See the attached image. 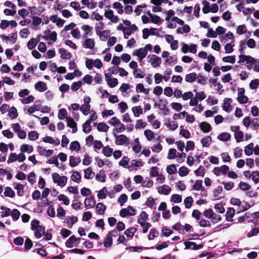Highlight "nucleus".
I'll use <instances>...</instances> for the list:
<instances>
[{
  "mask_svg": "<svg viewBox=\"0 0 259 259\" xmlns=\"http://www.w3.org/2000/svg\"><path fill=\"white\" fill-rule=\"evenodd\" d=\"M144 135L148 141H151L155 137L154 133L150 130H146L144 131Z\"/></svg>",
  "mask_w": 259,
  "mask_h": 259,
  "instance_id": "4d7b16f0",
  "label": "nucleus"
},
{
  "mask_svg": "<svg viewBox=\"0 0 259 259\" xmlns=\"http://www.w3.org/2000/svg\"><path fill=\"white\" fill-rule=\"evenodd\" d=\"M231 135L227 133H223L218 136V139L221 141H227L230 140Z\"/></svg>",
  "mask_w": 259,
  "mask_h": 259,
  "instance_id": "c9c22d12",
  "label": "nucleus"
},
{
  "mask_svg": "<svg viewBox=\"0 0 259 259\" xmlns=\"http://www.w3.org/2000/svg\"><path fill=\"white\" fill-rule=\"evenodd\" d=\"M130 159L128 158V157L127 156H123L122 159L119 161V164L123 167L128 168L130 166L128 165Z\"/></svg>",
  "mask_w": 259,
  "mask_h": 259,
  "instance_id": "37998d69",
  "label": "nucleus"
},
{
  "mask_svg": "<svg viewBox=\"0 0 259 259\" xmlns=\"http://www.w3.org/2000/svg\"><path fill=\"white\" fill-rule=\"evenodd\" d=\"M81 161L80 158L75 157L73 156L69 157V165L71 167H74L77 166Z\"/></svg>",
  "mask_w": 259,
  "mask_h": 259,
  "instance_id": "393cba45",
  "label": "nucleus"
},
{
  "mask_svg": "<svg viewBox=\"0 0 259 259\" xmlns=\"http://www.w3.org/2000/svg\"><path fill=\"white\" fill-rule=\"evenodd\" d=\"M95 200L94 197L91 196L89 198H86L84 200V203L85 207L87 209L93 208L95 204Z\"/></svg>",
  "mask_w": 259,
  "mask_h": 259,
  "instance_id": "f3484780",
  "label": "nucleus"
},
{
  "mask_svg": "<svg viewBox=\"0 0 259 259\" xmlns=\"http://www.w3.org/2000/svg\"><path fill=\"white\" fill-rule=\"evenodd\" d=\"M26 159L25 155L24 153H20L17 154L16 153H11L7 160L8 163H11L16 161H18L19 162L24 161Z\"/></svg>",
  "mask_w": 259,
  "mask_h": 259,
  "instance_id": "7ed1b4c3",
  "label": "nucleus"
},
{
  "mask_svg": "<svg viewBox=\"0 0 259 259\" xmlns=\"http://www.w3.org/2000/svg\"><path fill=\"white\" fill-rule=\"evenodd\" d=\"M203 215L210 219L212 223L215 224L219 222L221 218L220 215L215 213L211 209H208L203 211Z\"/></svg>",
  "mask_w": 259,
  "mask_h": 259,
  "instance_id": "f257e3e1",
  "label": "nucleus"
},
{
  "mask_svg": "<svg viewBox=\"0 0 259 259\" xmlns=\"http://www.w3.org/2000/svg\"><path fill=\"white\" fill-rule=\"evenodd\" d=\"M20 212L16 209H13L11 212V217L14 221L18 220L20 217Z\"/></svg>",
  "mask_w": 259,
  "mask_h": 259,
  "instance_id": "5fc2aeb1",
  "label": "nucleus"
},
{
  "mask_svg": "<svg viewBox=\"0 0 259 259\" xmlns=\"http://www.w3.org/2000/svg\"><path fill=\"white\" fill-rule=\"evenodd\" d=\"M112 238L107 234L106 238L104 241V246L106 248L110 247L112 244Z\"/></svg>",
  "mask_w": 259,
  "mask_h": 259,
  "instance_id": "052dcab7",
  "label": "nucleus"
},
{
  "mask_svg": "<svg viewBox=\"0 0 259 259\" xmlns=\"http://www.w3.org/2000/svg\"><path fill=\"white\" fill-rule=\"evenodd\" d=\"M197 79V74L196 73L193 72L190 73L187 75H186L185 77V80L188 82H193Z\"/></svg>",
  "mask_w": 259,
  "mask_h": 259,
  "instance_id": "7c9ffc66",
  "label": "nucleus"
},
{
  "mask_svg": "<svg viewBox=\"0 0 259 259\" xmlns=\"http://www.w3.org/2000/svg\"><path fill=\"white\" fill-rule=\"evenodd\" d=\"M211 141V138L210 136H207L202 138L201 139L200 142L202 144L203 147H207L210 145Z\"/></svg>",
  "mask_w": 259,
  "mask_h": 259,
  "instance_id": "72a5a7b5",
  "label": "nucleus"
},
{
  "mask_svg": "<svg viewBox=\"0 0 259 259\" xmlns=\"http://www.w3.org/2000/svg\"><path fill=\"white\" fill-rule=\"evenodd\" d=\"M158 193L161 195H167L171 191V188L167 185H163L157 187Z\"/></svg>",
  "mask_w": 259,
  "mask_h": 259,
  "instance_id": "f8f14e48",
  "label": "nucleus"
},
{
  "mask_svg": "<svg viewBox=\"0 0 259 259\" xmlns=\"http://www.w3.org/2000/svg\"><path fill=\"white\" fill-rule=\"evenodd\" d=\"M33 231H34V234L35 237L37 239H39L45 234V228L44 226H42L35 229L34 230H33Z\"/></svg>",
  "mask_w": 259,
  "mask_h": 259,
  "instance_id": "5701e85b",
  "label": "nucleus"
},
{
  "mask_svg": "<svg viewBox=\"0 0 259 259\" xmlns=\"http://www.w3.org/2000/svg\"><path fill=\"white\" fill-rule=\"evenodd\" d=\"M37 150L40 155L46 156H49L53 153V150L50 149L46 150L40 146H38Z\"/></svg>",
  "mask_w": 259,
  "mask_h": 259,
  "instance_id": "412c9836",
  "label": "nucleus"
},
{
  "mask_svg": "<svg viewBox=\"0 0 259 259\" xmlns=\"http://www.w3.org/2000/svg\"><path fill=\"white\" fill-rule=\"evenodd\" d=\"M20 150L22 153H31L33 151V148L31 145L23 144L21 145Z\"/></svg>",
  "mask_w": 259,
  "mask_h": 259,
  "instance_id": "aec40b11",
  "label": "nucleus"
},
{
  "mask_svg": "<svg viewBox=\"0 0 259 259\" xmlns=\"http://www.w3.org/2000/svg\"><path fill=\"white\" fill-rule=\"evenodd\" d=\"M200 127L204 133H208L211 129L210 125L205 121H203L200 124Z\"/></svg>",
  "mask_w": 259,
  "mask_h": 259,
  "instance_id": "2f4dec72",
  "label": "nucleus"
},
{
  "mask_svg": "<svg viewBox=\"0 0 259 259\" xmlns=\"http://www.w3.org/2000/svg\"><path fill=\"white\" fill-rule=\"evenodd\" d=\"M229 171V167L226 165H223L220 167H215L213 168L212 172L217 176L221 175H226Z\"/></svg>",
  "mask_w": 259,
  "mask_h": 259,
  "instance_id": "423d86ee",
  "label": "nucleus"
},
{
  "mask_svg": "<svg viewBox=\"0 0 259 259\" xmlns=\"http://www.w3.org/2000/svg\"><path fill=\"white\" fill-rule=\"evenodd\" d=\"M166 171L169 175H173L177 172V168L175 164H170L167 166Z\"/></svg>",
  "mask_w": 259,
  "mask_h": 259,
  "instance_id": "0e129e2a",
  "label": "nucleus"
},
{
  "mask_svg": "<svg viewBox=\"0 0 259 259\" xmlns=\"http://www.w3.org/2000/svg\"><path fill=\"white\" fill-rule=\"evenodd\" d=\"M96 179L97 181L101 182H105V174L104 171H100V172L97 174L96 176Z\"/></svg>",
  "mask_w": 259,
  "mask_h": 259,
  "instance_id": "774afa93",
  "label": "nucleus"
},
{
  "mask_svg": "<svg viewBox=\"0 0 259 259\" xmlns=\"http://www.w3.org/2000/svg\"><path fill=\"white\" fill-rule=\"evenodd\" d=\"M159 235V232L155 229L152 228L150 230L148 235L149 240H153L155 237H157Z\"/></svg>",
  "mask_w": 259,
  "mask_h": 259,
  "instance_id": "79ce46f5",
  "label": "nucleus"
},
{
  "mask_svg": "<svg viewBox=\"0 0 259 259\" xmlns=\"http://www.w3.org/2000/svg\"><path fill=\"white\" fill-rule=\"evenodd\" d=\"M184 244L185 245V249L191 248L193 250H198L203 247L202 245H197L195 242H186L184 243Z\"/></svg>",
  "mask_w": 259,
  "mask_h": 259,
  "instance_id": "a211bd4d",
  "label": "nucleus"
},
{
  "mask_svg": "<svg viewBox=\"0 0 259 259\" xmlns=\"http://www.w3.org/2000/svg\"><path fill=\"white\" fill-rule=\"evenodd\" d=\"M14 189L16 190L17 195L22 196L24 193V185L22 184L14 183Z\"/></svg>",
  "mask_w": 259,
  "mask_h": 259,
  "instance_id": "a878e982",
  "label": "nucleus"
},
{
  "mask_svg": "<svg viewBox=\"0 0 259 259\" xmlns=\"http://www.w3.org/2000/svg\"><path fill=\"white\" fill-rule=\"evenodd\" d=\"M115 127L116 128L114 130L113 132L114 133L115 132H116L117 133H122L125 130L124 125L121 122L118 124V125H116Z\"/></svg>",
  "mask_w": 259,
  "mask_h": 259,
  "instance_id": "69168bd1",
  "label": "nucleus"
},
{
  "mask_svg": "<svg viewBox=\"0 0 259 259\" xmlns=\"http://www.w3.org/2000/svg\"><path fill=\"white\" fill-rule=\"evenodd\" d=\"M132 111L136 117H139L141 114H143V109L140 106H137L133 107L132 108Z\"/></svg>",
  "mask_w": 259,
  "mask_h": 259,
  "instance_id": "c756f323",
  "label": "nucleus"
},
{
  "mask_svg": "<svg viewBox=\"0 0 259 259\" xmlns=\"http://www.w3.org/2000/svg\"><path fill=\"white\" fill-rule=\"evenodd\" d=\"M136 91L137 93H144L145 95H148L150 92V89L145 88L143 84L139 83L136 85Z\"/></svg>",
  "mask_w": 259,
  "mask_h": 259,
  "instance_id": "2eb2a0df",
  "label": "nucleus"
},
{
  "mask_svg": "<svg viewBox=\"0 0 259 259\" xmlns=\"http://www.w3.org/2000/svg\"><path fill=\"white\" fill-rule=\"evenodd\" d=\"M9 115L12 118H16L18 116V113L16 108L14 107L10 108L9 110Z\"/></svg>",
  "mask_w": 259,
  "mask_h": 259,
  "instance_id": "e2e57ef3",
  "label": "nucleus"
},
{
  "mask_svg": "<svg viewBox=\"0 0 259 259\" xmlns=\"http://www.w3.org/2000/svg\"><path fill=\"white\" fill-rule=\"evenodd\" d=\"M52 176L53 182L57 184L59 186L62 188L66 185L67 181V178L66 176H60L56 172L53 173Z\"/></svg>",
  "mask_w": 259,
  "mask_h": 259,
  "instance_id": "f03ea898",
  "label": "nucleus"
},
{
  "mask_svg": "<svg viewBox=\"0 0 259 259\" xmlns=\"http://www.w3.org/2000/svg\"><path fill=\"white\" fill-rule=\"evenodd\" d=\"M143 165V163L141 161L133 159L131 162V165L129 166L128 169L130 170H132L133 169V166L139 167H142Z\"/></svg>",
  "mask_w": 259,
  "mask_h": 259,
  "instance_id": "4c0bfd02",
  "label": "nucleus"
},
{
  "mask_svg": "<svg viewBox=\"0 0 259 259\" xmlns=\"http://www.w3.org/2000/svg\"><path fill=\"white\" fill-rule=\"evenodd\" d=\"M235 214V210L233 208H229L226 213V219L228 222H232V218Z\"/></svg>",
  "mask_w": 259,
  "mask_h": 259,
  "instance_id": "cd10ccee",
  "label": "nucleus"
},
{
  "mask_svg": "<svg viewBox=\"0 0 259 259\" xmlns=\"http://www.w3.org/2000/svg\"><path fill=\"white\" fill-rule=\"evenodd\" d=\"M109 34L110 31L109 30H105L100 32V33H99V34H97V35L100 36V38L101 40L105 41L109 36Z\"/></svg>",
  "mask_w": 259,
  "mask_h": 259,
  "instance_id": "de8ad7c7",
  "label": "nucleus"
},
{
  "mask_svg": "<svg viewBox=\"0 0 259 259\" xmlns=\"http://www.w3.org/2000/svg\"><path fill=\"white\" fill-rule=\"evenodd\" d=\"M147 55V52H146L144 48H141L138 50H135L132 53L133 56H137L138 57V60L141 62Z\"/></svg>",
  "mask_w": 259,
  "mask_h": 259,
  "instance_id": "9b49d317",
  "label": "nucleus"
},
{
  "mask_svg": "<svg viewBox=\"0 0 259 259\" xmlns=\"http://www.w3.org/2000/svg\"><path fill=\"white\" fill-rule=\"evenodd\" d=\"M245 90L243 88L238 89L237 101L240 104L246 103L248 101V97L244 95Z\"/></svg>",
  "mask_w": 259,
  "mask_h": 259,
  "instance_id": "6e6552de",
  "label": "nucleus"
},
{
  "mask_svg": "<svg viewBox=\"0 0 259 259\" xmlns=\"http://www.w3.org/2000/svg\"><path fill=\"white\" fill-rule=\"evenodd\" d=\"M34 87L37 91L40 92H44L48 89L47 84L45 82L41 81H38L37 82L35 83Z\"/></svg>",
  "mask_w": 259,
  "mask_h": 259,
  "instance_id": "dca6fc26",
  "label": "nucleus"
},
{
  "mask_svg": "<svg viewBox=\"0 0 259 259\" xmlns=\"http://www.w3.org/2000/svg\"><path fill=\"white\" fill-rule=\"evenodd\" d=\"M182 198L181 195L179 194H172L171 196L170 201L175 203H178L182 201Z\"/></svg>",
  "mask_w": 259,
  "mask_h": 259,
  "instance_id": "680f3d73",
  "label": "nucleus"
},
{
  "mask_svg": "<svg viewBox=\"0 0 259 259\" xmlns=\"http://www.w3.org/2000/svg\"><path fill=\"white\" fill-rule=\"evenodd\" d=\"M68 113L66 110L65 108H62L60 109L58 111V117L59 119L62 120L64 118H68L67 116Z\"/></svg>",
  "mask_w": 259,
  "mask_h": 259,
  "instance_id": "ea45409f",
  "label": "nucleus"
},
{
  "mask_svg": "<svg viewBox=\"0 0 259 259\" xmlns=\"http://www.w3.org/2000/svg\"><path fill=\"white\" fill-rule=\"evenodd\" d=\"M136 230L137 229L134 227L127 229L124 231V234L127 237H132L135 235Z\"/></svg>",
  "mask_w": 259,
  "mask_h": 259,
  "instance_id": "bf43d9fd",
  "label": "nucleus"
},
{
  "mask_svg": "<svg viewBox=\"0 0 259 259\" xmlns=\"http://www.w3.org/2000/svg\"><path fill=\"white\" fill-rule=\"evenodd\" d=\"M136 214V210L132 206H128L126 208H122L119 212V215L125 218L127 216H134Z\"/></svg>",
  "mask_w": 259,
  "mask_h": 259,
  "instance_id": "39448f33",
  "label": "nucleus"
},
{
  "mask_svg": "<svg viewBox=\"0 0 259 259\" xmlns=\"http://www.w3.org/2000/svg\"><path fill=\"white\" fill-rule=\"evenodd\" d=\"M148 58L149 59V62L153 68L158 67L161 63V59L155 55H149Z\"/></svg>",
  "mask_w": 259,
  "mask_h": 259,
  "instance_id": "9d476101",
  "label": "nucleus"
},
{
  "mask_svg": "<svg viewBox=\"0 0 259 259\" xmlns=\"http://www.w3.org/2000/svg\"><path fill=\"white\" fill-rule=\"evenodd\" d=\"M109 129V126L106 123L101 122L98 124L97 130L101 132H106Z\"/></svg>",
  "mask_w": 259,
  "mask_h": 259,
  "instance_id": "49530a36",
  "label": "nucleus"
},
{
  "mask_svg": "<svg viewBox=\"0 0 259 259\" xmlns=\"http://www.w3.org/2000/svg\"><path fill=\"white\" fill-rule=\"evenodd\" d=\"M91 122L87 120L82 125V131L83 132L88 134L90 133L91 131L92 127L91 125Z\"/></svg>",
  "mask_w": 259,
  "mask_h": 259,
  "instance_id": "09e8293b",
  "label": "nucleus"
},
{
  "mask_svg": "<svg viewBox=\"0 0 259 259\" xmlns=\"http://www.w3.org/2000/svg\"><path fill=\"white\" fill-rule=\"evenodd\" d=\"M59 53L60 54L61 58L63 59H68L71 57V53L66 51L64 48H60Z\"/></svg>",
  "mask_w": 259,
  "mask_h": 259,
  "instance_id": "bb28decb",
  "label": "nucleus"
},
{
  "mask_svg": "<svg viewBox=\"0 0 259 259\" xmlns=\"http://www.w3.org/2000/svg\"><path fill=\"white\" fill-rule=\"evenodd\" d=\"M80 242L79 238H76L74 235L70 236L65 243L66 246L68 248H72L76 246Z\"/></svg>",
  "mask_w": 259,
  "mask_h": 259,
  "instance_id": "1a4fd4ad",
  "label": "nucleus"
},
{
  "mask_svg": "<svg viewBox=\"0 0 259 259\" xmlns=\"http://www.w3.org/2000/svg\"><path fill=\"white\" fill-rule=\"evenodd\" d=\"M222 60L226 63L233 64L236 61V58L235 56H228L223 57Z\"/></svg>",
  "mask_w": 259,
  "mask_h": 259,
  "instance_id": "13d9d810",
  "label": "nucleus"
},
{
  "mask_svg": "<svg viewBox=\"0 0 259 259\" xmlns=\"http://www.w3.org/2000/svg\"><path fill=\"white\" fill-rule=\"evenodd\" d=\"M67 126L72 128V133H75L77 132V128L76 123L74 122L73 119L70 117L67 118Z\"/></svg>",
  "mask_w": 259,
  "mask_h": 259,
  "instance_id": "4be33fe9",
  "label": "nucleus"
},
{
  "mask_svg": "<svg viewBox=\"0 0 259 259\" xmlns=\"http://www.w3.org/2000/svg\"><path fill=\"white\" fill-rule=\"evenodd\" d=\"M234 46V45L233 44L232 42L227 43V44H226V45L225 46V48H224L225 53L227 54H230V53H232L234 51V49H233Z\"/></svg>",
  "mask_w": 259,
  "mask_h": 259,
  "instance_id": "338daca9",
  "label": "nucleus"
},
{
  "mask_svg": "<svg viewBox=\"0 0 259 259\" xmlns=\"http://www.w3.org/2000/svg\"><path fill=\"white\" fill-rule=\"evenodd\" d=\"M104 16L112 23H116L119 21L118 17L114 15L113 11L110 9L105 10Z\"/></svg>",
  "mask_w": 259,
  "mask_h": 259,
  "instance_id": "0eeeda50",
  "label": "nucleus"
},
{
  "mask_svg": "<svg viewBox=\"0 0 259 259\" xmlns=\"http://www.w3.org/2000/svg\"><path fill=\"white\" fill-rule=\"evenodd\" d=\"M106 209V206L103 203L99 202L96 206V212L99 214H103Z\"/></svg>",
  "mask_w": 259,
  "mask_h": 259,
  "instance_id": "b1692460",
  "label": "nucleus"
},
{
  "mask_svg": "<svg viewBox=\"0 0 259 259\" xmlns=\"http://www.w3.org/2000/svg\"><path fill=\"white\" fill-rule=\"evenodd\" d=\"M113 7L114 9L117 10V12L121 15L123 13V6L119 2H115L113 4Z\"/></svg>",
  "mask_w": 259,
  "mask_h": 259,
  "instance_id": "a18cd8bd",
  "label": "nucleus"
},
{
  "mask_svg": "<svg viewBox=\"0 0 259 259\" xmlns=\"http://www.w3.org/2000/svg\"><path fill=\"white\" fill-rule=\"evenodd\" d=\"M253 151V144L250 143L244 148V153L247 156H250L252 154Z\"/></svg>",
  "mask_w": 259,
  "mask_h": 259,
  "instance_id": "473e14b6",
  "label": "nucleus"
},
{
  "mask_svg": "<svg viewBox=\"0 0 259 259\" xmlns=\"http://www.w3.org/2000/svg\"><path fill=\"white\" fill-rule=\"evenodd\" d=\"M4 195L6 197L13 198L15 196V192L10 187H7L5 189Z\"/></svg>",
  "mask_w": 259,
  "mask_h": 259,
  "instance_id": "603ef678",
  "label": "nucleus"
},
{
  "mask_svg": "<svg viewBox=\"0 0 259 259\" xmlns=\"http://www.w3.org/2000/svg\"><path fill=\"white\" fill-rule=\"evenodd\" d=\"M103 154L106 157H110L113 153V149L109 146L104 147L102 150Z\"/></svg>",
  "mask_w": 259,
  "mask_h": 259,
  "instance_id": "c03bdc74",
  "label": "nucleus"
},
{
  "mask_svg": "<svg viewBox=\"0 0 259 259\" xmlns=\"http://www.w3.org/2000/svg\"><path fill=\"white\" fill-rule=\"evenodd\" d=\"M254 62V59L252 57L247 55L245 61V65L248 69L252 68Z\"/></svg>",
  "mask_w": 259,
  "mask_h": 259,
  "instance_id": "f704fd0d",
  "label": "nucleus"
},
{
  "mask_svg": "<svg viewBox=\"0 0 259 259\" xmlns=\"http://www.w3.org/2000/svg\"><path fill=\"white\" fill-rule=\"evenodd\" d=\"M232 99L230 98H225L224 100V103L223 106V109L226 112H230L232 110V106L231 105L232 103Z\"/></svg>",
  "mask_w": 259,
  "mask_h": 259,
  "instance_id": "4468645a",
  "label": "nucleus"
},
{
  "mask_svg": "<svg viewBox=\"0 0 259 259\" xmlns=\"http://www.w3.org/2000/svg\"><path fill=\"white\" fill-rule=\"evenodd\" d=\"M82 45L85 48L92 50L94 49L95 45V40L94 38H92L84 39V40L82 41Z\"/></svg>",
  "mask_w": 259,
  "mask_h": 259,
  "instance_id": "ddd939ff",
  "label": "nucleus"
},
{
  "mask_svg": "<svg viewBox=\"0 0 259 259\" xmlns=\"http://www.w3.org/2000/svg\"><path fill=\"white\" fill-rule=\"evenodd\" d=\"M91 105H82L80 107V110L84 115H87L91 111Z\"/></svg>",
  "mask_w": 259,
  "mask_h": 259,
  "instance_id": "58836bf2",
  "label": "nucleus"
},
{
  "mask_svg": "<svg viewBox=\"0 0 259 259\" xmlns=\"http://www.w3.org/2000/svg\"><path fill=\"white\" fill-rule=\"evenodd\" d=\"M43 142L45 143L54 144L55 146H58L60 144V141L59 139H54L53 137L50 136H46L43 138Z\"/></svg>",
  "mask_w": 259,
  "mask_h": 259,
  "instance_id": "6ab92c4d",
  "label": "nucleus"
},
{
  "mask_svg": "<svg viewBox=\"0 0 259 259\" xmlns=\"http://www.w3.org/2000/svg\"><path fill=\"white\" fill-rule=\"evenodd\" d=\"M115 138V143L116 145H128L130 141L128 138L124 135H117L115 133L113 132Z\"/></svg>",
  "mask_w": 259,
  "mask_h": 259,
  "instance_id": "20e7f679",
  "label": "nucleus"
},
{
  "mask_svg": "<svg viewBox=\"0 0 259 259\" xmlns=\"http://www.w3.org/2000/svg\"><path fill=\"white\" fill-rule=\"evenodd\" d=\"M94 172H93L91 167H88L84 171V178L87 179H90L94 177Z\"/></svg>",
  "mask_w": 259,
  "mask_h": 259,
  "instance_id": "6e6d98bb",
  "label": "nucleus"
},
{
  "mask_svg": "<svg viewBox=\"0 0 259 259\" xmlns=\"http://www.w3.org/2000/svg\"><path fill=\"white\" fill-rule=\"evenodd\" d=\"M107 193L106 187H103L98 192L97 194L98 198L100 199L106 198Z\"/></svg>",
  "mask_w": 259,
  "mask_h": 259,
  "instance_id": "a19ab883",
  "label": "nucleus"
},
{
  "mask_svg": "<svg viewBox=\"0 0 259 259\" xmlns=\"http://www.w3.org/2000/svg\"><path fill=\"white\" fill-rule=\"evenodd\" d=\"M81 178V175L77 171H73L72 175L71 176V180L76 183H79L80 181V179Z\"/></svg>",
  "mask_w": 259,
  "mask_h": 259,
  "instance_id": "8fccbe9b",
  "label": "nucleus"
},
{
  "mask_svg": "<svg viewBox=\"0 0 259 259\" xmlns=\"http://www.w3.org/2000/svg\"><path fill=\"white\" fill-rule=\"evenodd\" d=\"M148 220V215L145 211H142L138 217V223L141 224L146 222Z\"/></svg>",
  "mask_w": 259,
  "mask_h": 259,
  "instance_id": "c85d7f7f",
  "label": "nucleus"
},
{
  "mask_svg": "<svg viewBox=\"0 0 259 259\" xmlns=\"http://www.w3.org/2000/svg\"><path fill=\"white\" fill-rule=\"evenodd\" d=\"M38 42L37 38H32L27 42V47L29 50L34 49Z\"/></svg>",
  "mask_w": 259,
  "mask_h": 259,
  "instance_id": "3c124183",
  "label": "nucleus"
},
{
  "mask_svg": "<svg viewBox=\"0 0 259 259\" xmlns=\"http://www.w3.org/2000/svg\"><path fill=\"white\" fill-rule=\"evenodd\" d=\"M58 199L60 201H62L63 203L66 205H68L70 203L68 197L64 194L59 195L58 196Z\"/></svg>",
  "mask_w": 259,
  "mask_h": 259,
  "instance_id": "864d4df0",
  "label": "nucleus"
},
{
  "mask_svg": "<svg viewBox=\"0 0 259 259\" xmlns=\"http://www.w3.org/2000/svg\"><path fill=\"white\" fill-rule=\"evenodd\" d=\"M1 209L2 210L1 212V217L4 218V217H8L11 214V211L9 208L2 206L1 207Z\"/></svg>",
  "mask_w": 259,
  "mask_h": 259,
  "instance_id": "e433bc0d",
  "label": "nucleus"
}]
</instances>
